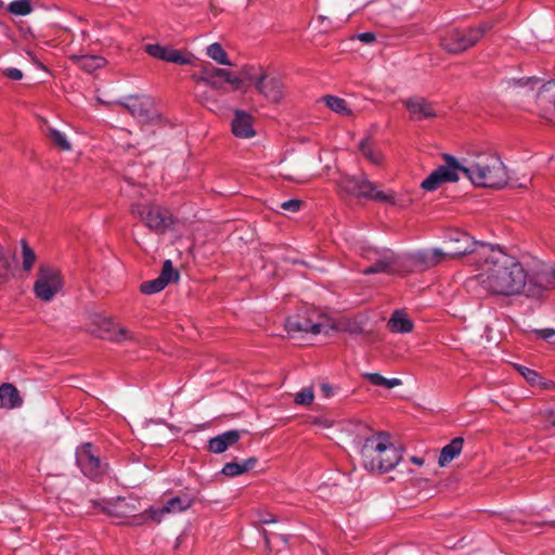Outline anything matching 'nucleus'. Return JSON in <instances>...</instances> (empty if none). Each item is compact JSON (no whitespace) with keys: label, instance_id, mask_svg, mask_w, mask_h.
<instances>
[{"label":"nucleus","instance_id":"obj_1","mask_svg":"<svg viewBox=\"0 0 555 555\" xmlns=\"http://www.w3.org/2000/svg\"><path fill=\"white\" fill-rule=\"evenodd\" d=\"M475 253V279L488 293L539 298L550 286V274L534 269L496 245H480Z\"/></svg>","mask_w":555,"mask_h":555},{"label":"nucleus","instance_id":"obj_2","mask_svg":"<svg viewBox=\"0 0 555 555\" xmlns=\"http://www.w3.org/2000/svg\"><path fill=\"white\" fill-rule=\"evenodd\" d=\"M449 243L453 246L448 251L439 248L427 250H417L410 255H398L390 249H377L374 247H362L361 255L374 263L365 268L363 274L374 273H403L409 270V264L413 263L421 268L434 267L442 261L447 256L454 258L461 255H472L469 263L474 266V250L485 243L474 241L466 232L453 230L448 235Z\"/></svg>","mask_w":555,"mask_h":555},{"label":"nucleus","instance_id":"obj_3","mask_svg":"<svg viewBox=\"0 0 555 555\" xmlns=\"http://www.w3.org/2000/svg\"><path fill=\"white\" fill-rule=\"evenodd\" d=\"M360 456L364 469L379 474L393 469L402 459L400 449L384 431L375 433L364 440Z\"/></svg>","mask_w":555,"mask_h":555},{"label":"nucleus","instance_id":"obj_4","mask_svg":"<svg viewBox=\"0 0 555 555\" xmlns=\"http://www.w3.org/2000/svg\"><path fill=\"white\" fill-rule=\"evenodd\" d=\"M460 172L482 188H503L508 180L506 167L495 154H479L466 165L460 164Z\"/></svg>","mask_w":555,"mask_h":555},{"label":"nucleus","instance_id":"obj_5","mask_svg":"<svg viewBox=\"0 0 555 555\" xmlns=\"http://www.w3.org/2000/svg\"><path fill=\"white\" fill-rule=\"evenodd\" d=\"M493 22H483L478 27L449 29L440 37V46L449 53H461L476 44L493 27Z\"/></svg>","mask_w":555,"mask_h":555},{"label":"nucleus","instance_id":"obj_6","mask_svg":"<svg viewBox=\"0 0 555 555\" xmlns=\"http://www.w3.org/2000/svg\"><path fill=\"white\" fill-rule=\"evenodd\" d=\"M131 214L139 217L144 224L156 233H163L171 224L170 212L156 205L135 204L131 206Z\"/></svg>","mask_w":555,"mask_h":555},{"label":"nucleus","instance_id":"obj_7","mask_svg":"<svg viewBox=\"0 0 555 555\" xmlns=\"http://www.w3.org/2000/svg\"><path fill=\"white\" fill-rule=\"evenodd\" d=\"M106 509L108 515L119 520L131 519L132 526H140L150 519L149 508L141 514H135L140 509V501L134 498H117L108 504Z\"/></svg>","mask_w":555,"mask_h":555},{"label":"nucleus","instance_id":"obj_8","mask_svg":"<svg viewBox=\"0 0 555 555\" xmlns=\"http://www.w3.org/2000/svg\"><path fill=\"white\" fill-rule=\"evenodd\" d=\"M63 279L59 270L50 267H40L38 278L34 285L36 296L43 301H51L61 292Z\"/></svg>","mask_w":555,"mask_h":555},{"label":"nucleus","instance_id":"obj_9","mask_svg":"<svg viewBox=\"0 0 555 555\" xmlns=\"http://www.w3.org/2000/svg\"><path fill=\"white\" fill-rule=\"evenodd\" d=\"M331 328L332 326L327 320L315 314L308 318H301L300 315L292 317L286 321V330L291 335L296 333H311L312 335H318L326 333Z\"/></svg>","mask_w":555,"mask_h":555},{"label":"nucleus","instance_id":"obj_10","mask_svg":"<svg viewBox=\"0 0 555 555\" xmlns=\"http://www.w3.org/2000/svg\"><path fill=\"white\" fill-rule=\"evenodd\" d=\"M460 163L453 158H447V165L433 171L421 184L425 191H435L442 182H455L459 180Z\"/></svg>","mask_w":555,"mask_h":555},{"label":"nucleus","instance_id":"obj_11","mask_svg":"<svg viewBox=\"0 0 555 555\" xmlns=\"http://www.w3.org/2000/svg\"><path fill=\"white\" fill-rule=\"evenodd\" d=\"M76 461L83 475L90 479H98L106 472V465L102 464L100 459L93 454L90 443L82 444L77 449Z\"/></svg>","mask_w":555,"mask_h":555},{"label":"nucleus","instance_id":"obj_12","mask_svg":"<svg viewBox=\"0 0 555 555\" xmlns=\"http://www.w3.org/2000/svg\"><path fill=\"white\" fill-rule=\"evenodd\" d=\"M195 502V499L189 494L175 496L166 502L163 507H150L149 517L151 520L159 524L167 514H177L188 511Z\"/></svg>","mask_w":555,"mask_h":555},{"label":"nucleus","instance_id":"obj_13","mask_svg":"<svg viewBox=\"0 0 555 555\" xmlns=\"http://www.w3.org/2000/svg\"><path fill=\"white\" fill-rule=\"evenodd\" d=\"M340 188L353 196L370 199H374L375 193L377 192L376 185L373 182H371L365 176L343 177L340 180Z\"/></svg>","mask_w":555,"mask_h":555},{"label":"nucleus","instance_id":"obj_14","mask_svg":"<svg viewBox=\"0 0 555 555\" xmlns=\"http://www.w3.org/2000/svg\"><path fill=\"white\" fill-rule=\"evenodd\" d=\"M145 51L153 57L175 64H193L194 56L191 53H183L179 50L160 44H147Z\"/></svg>","mask_w":555,"mask_h":555},{"label":"nucleus","instance_id":"obj_15","mask_svg":"<svg viewBox=\"0 0 555 555\" xmlns=\"http://www.w3.org/2000/svg\"><path fill=\"white\" fill-rule=\"evenodd\" d=\"M413 121H422L436 117V111L426 99L413 96L402 101Z\"/></svg>","mask_w":555,"mask_h":555},{"label":"nucleus","instance_id":"obj_16","mask_svg":"<svg viewBox=\"0 0 555 555\" xmlns=\"http://www.w3.org/2000/svg\"><path fill=\"white\" fill-rule=\"evenodd\" d=\"M283 82L280 78L263 74L257 80V91L271 102H279L283 98Z\"/></svg>","mask_w":555,"mask_h":555},{"label":"nucleus","instance_id":"obj_17","mask_svg":"<svg viewBox=\"0 0 555 555\" xmlns=\"http://www.w3.org/2000/svg\"><path fill=\"white\" fill-rule=\"evenodd\" d=\"M118 103L125 106L134 117L140 119L147 118L153 107L152 99L144 95H130Z\"/></svg>","mask_w":555,"mask_h":555},{"label":"nucleus","instance_id":"obj_18","mask_svg":"<svg viewBox=\"0 0 555 555\" xmlns=\"http://www.w3.org/2000/svg\"><path fill=\"white\" fill-rule=\"evenodd\" d=\"M374 201H379L392 205L395 207L404 209L408 208L414 202L412 192L408 189L395 192V191H377L374 196Z\"/></svg>","mask_w":555,"mask_h":555},{"label":"nucleus","instance_id":"obj_19","mask_svg":"<svg viewBox=\"0 0 555 555\" xmlns=\"http://www.w3.org/2000/svg\"><path fill=\"white\" fill-rule=\"evenodd\" d=\"M232 132L235 137L250 139L255 137L256 131L253 126V117L246 112L236 109L231 122Z\"/></svg>","mask_w":555,"mask_h":555},{"label":"nucleus","instance_id":"obj_20","mask_svg":"<svg viewBox=\"0 0 555 555\" xmlns=\"http://www.w3.org/2000/svg\"><path fill=\"white\" fill-rule=\"evenodd\" d=\"M241 438L240 431L229 430L221 435L211 438L208 441L209 451L220 454L224 452L229 447L235 444Z\"/></svg>","mask_w":555,"mask_h":555},{"label":"nucleus","instance_id":"obj_21","mask_svg":"<svg viewBox=\"0 0 555 555\" xmlns=\"http://www.w3.org/2000/svg\"><path fill=\"white\" fill-rule=\"evenodd\" d=\"M22 403L23 399L14 385L4 383L0 386V408L13 410L20 408Z\"/></svg>","mask_w":555,"mask_h":555},{"label":"nucleus","instance_id":"obj_22","mask_svg":"<svg viewBox=\"0 0 555 555\" xmlns=\"http://www.w3.org/2000/svg\"><path fill=\"white\" fill-rule=\"evenodd\" d=\"M100 336L102 338L115 341L132 339V335L129 333L127 328L118 326L109 320L103 321V328L100 333Z\"/></svg>","mask_w":555,"mask_h":555},{"label":"nucleus","instance_id":"obj_23","mask_svg":"<svg viewBox=\"0 0 555 555\" xmlns=\"http://www.w3.org/2000/svg\"><path fill=\"white\" fill-rule=\"evenodd\" d=\"M464 439L461 437H456L453 440H451L450 443L444 446L441 449L438 464L440 467L447 466L450 462H452L455 457H457L463 449Z\"/></svg>","mask_w":555,"mask_h":555},{"label":"nucleus","instance_id":"obj_24","mask_svg":"<svg viewBox=\"0 0 555 555\" xmlns=\"http://www.w3.org/2000/svg\"><path fill=\"white\" fill-rule=\"evenodd\" d=\"M256 463H257L256 457H249L242 462H230L223 466L221 473L224 476L231 477V478L241 476V475L249 472L250 469H253L255 467Z\"/></svg>","mask_w":555,"mask_h":555},{"label":"nucleus","instance_id":"obj_25","mask_svg":"<svg viewBox=\"0 0 555 555\" xmlns=\"http://www.w3.org/2000/svg\"><path fill=\"white\" fill-rule=\"evenodd\" d=\"M359 151L362 156L371 164L376 166L383 164L384 155L382 151L370 139L360 141Z\"/></svg>","mask_w":555,"mask_h":555},{"label":"nucleus","instance_id":"obj_26","mask_svg":"<svg viewBox=\"0 0 555 555\" xmlns=\"http://www.w3.org/2000/svg\"><path fill=\"white\" fill-rule=\"evenodd\" d=\"M388 327L392 333H410L413 330V323L405 313L396 311L388 321Z\"/></svg>","mask_w":555,"mask_h":555},{"label":"nucleus","instance_id":"obj_27","mask_svg":"<svg viewBox=\"0 0 555 555\" xmlns=\"http://www.w3.org/2000/svg\"><path fill=\"white\" fill-rule=\"evenodd\" d=\"M78 66L87 73H93L94 70L102 68L105 65V60L98 55H81L75 57Z\"/></svg>","mask_w":555,"mask_h":555},{"label":"nucleus","instance_id":"obj_28","mask_svg":"<svg viewBox=\"0 0 555 555\" xmlns=\"http://www.w3.org/2000/svg\"><path fill=\"white\" fill-rule=\"evenodd\" d=\"M535 99L540 105L546 106L550 103L555 108V81L543 83L539 88Z\"/></svg>","mask_w":555,"mask_h":555},{"label":"nucleus","instance_id":"obj_29","mask_svg":"<svg viewBox=\"0 0 555 555\" xmlns=\"http://www.w3.org/2000/svg\"><path fill=\"white\" fill-rule=\"evenodd\" d=\"M322 101L325 105L333 112L349 116L351 114V109L348 107L346 101L341 98L335 95H325Z\"/></svg>","mask_w":555,"mask_h":555},{"label":"nucleus","instance_id":"obj_30","mask_svg":"<svg viewBox=\"0 0 555 555\" xmlns=\"http://www.w3.org/2000/svg\"><path fill=\"white\" fill-rule=\"evenodd\" d=\"M363 376L371 384L382 386L388 389L402 385V380L400 378H386L378 373H365Z\"/></svg>","mask_w":555,"mask_h":555},{"label":"nucleus","instance_id":"obj_31","mask_svg":"<svg viewBox=\"0 0 555 555\" xmlns=\"http://www.w3.org/2000/svg\"><path fill=\"white\" fill-rule=\"evenodd\" d=\"M206 53L211 60H214L218 64L232 66V63L229 60L227 52L219 43L215 42L209 44L207 47Z\"/></svg>","mask_w":555,"mask_h":555},{"label":"nucleus","instance_id":"obj_32","mask_svg":"<svg viewBox=\"0 0 555 555\" xmlns=\"http://www.w3.org/2000/svg\"><path fill=\"white\" fill-rule=\"evenodd\" d=\"M7 10L13 15L26 16L33 12V7L28 0H13L8 4Z\"/></svg>","mask_w":555,"mask_h":555},{"label":"nucleus","instance_id":"obj_33","mask_svg":"<svg viewBox=\"0 0 555 555\" xmlns=\"http://www.w3.org/2000/svg\"><path fill=\"white\" fill-rule=\"evenodd\" d=\"M47 135L49 139L53 142V144L59 147L62 151H70L72 145L65 135V133L54 129V128H48Z\"/></svg>","mask_w":555,"mask_h":555},{"label":"nucleus","instance_id":"obj_34","mask_svg":"<svg viewBox=\"0 0 555 555\" xmlns=\"http://www.w3.org/2000/svg\"><path fill=\"white\" fill-rule=\"evenodd\" d=\"M263 74H264V72L261 68L257 69L254 66H244L241 69V77L243 78V80L253 82L255 85V87H257V80L261 79Z\"/></svg>","mask_w":555,"mask_h":555},{"label":"nucleus","instance_id":"obj_35","mask_svg":"<svg viewBox=\"0 0 555 555\" xmlns=\"http://www.w3.org/2000/svg\"><path fill=\"white\" fill-rule=\"evenodd\" d=\"M516 369L531 385H541L545 388L547 387L544 383H542V377L535 371L522 365H517Z\"/></svg>","mask_w":555,"mask_h":555},{"label":"nucleus","instance_id":"obj_36","mask_svg":"<svg viewBox=\"0 0 555 555\" xmlns=\"http://www.w3.org/2000/svg\"><path fill=\"white\" fill-rule=\"evenodd\" d=\"M314 400V391L312 387H305L295 395L294 402L298 405H310Z\"/></svg>","mask_w":555,"mask_h":555},{"label":"nucleus","instance_id":"obj_37","mask_svg":"<svg viewBox=\"0 0 555 555\" xmlns=\"http://www.w3.org/2000/svg\"><path fill=\"white\" fill-rule=\"evenodd\" d=\"M166 287L165 283L158 278L141 284L140 289L143 294L152 295L163 291Z\"/></svg>","mask_w":555,"mask_h":555},{"label":"nucleus","instance_id":"obj_38","mask_svg":"<svg viewBox=\"0 0 555 555\" xmlns=\"http://www.w3.org/2000/svg\"><path fill=\"white\" fill-rule=\"evenodd\" d=\"M22 256H23V269L25 271L31 270L36 261V255L34 250L25 243L22 244Z\"/></svg>","mask_w":555,"mask_h":555},{"label":"nucleus","instance_id":"obj_39","mask_svg":"<svg viewBox=\"0 0 555 555\" xmlns=\"http://www.w3.org/2000/svg\"><path fill=\"white\" fill-rule=\"evenodd\" d=\"M179 274L173 270L172 263L170 260H166L163 266V270L160 275L158 276L165 285L167 286L169 282L173 279H178Z\"/></svg>","mask_w":555,"mask_h":555},{"label":"nucleus","instance_id":"obj_40","mask_svg":"<svg viewBox=\"0 0 555 555\" xmlns=\"http://www.w3.org/2000/svg\"><path fill=\"white\" fill-rule=\"evenodd\" d=\"M10 275V261L0 248V282L5 281Z\"/></svg>","mask_w":555,"mask_h":555},{"label":"nucleus","instance_id":"obj_41","mask_svg":"<svg viewBox=\"0 0 555 555\" xmlns=\"http://www.w3.org/2000/svg\"><path fill=\"white\" fill-rule=\"evenodd\" d=\"M197 98L202 104H204L210 111L218 107V102L207 91L197 93Z\"/></svg>","mask_w":555,"mask_h":555},{"label":"nucleus","instance_id":"obj_42","mask_svg":"<svg viewBox=\"0 0 555 555\" xmlns=\"http://www.w3.org/2000/svg\"><path fill=\"white\" fill-rule=\"evenodd\" d=\"M225 81L230 83L234 90L244 89V80L242 77L233 75L231 72L227 75Z\"/></svg>","mask_w":555,"mask_h":555},{"label":"nucleus","instance_id":"obj_43","mask_svg":"<svg viewBox=\"0 0 555 555\" xmlns=\"http://www.w3.org/2000/svg\"><path fill=\"white\" fill-rule=\"evenodd\" d=\"M196 81L198 83H203L207 87H210L212 89H218L220 90L222 88V86L220 83H218L212 77L208 76V75H203L201 77H197L196 78Z\"/></svg>","mask_w":555,"mask_h":555},{"label":"nucleus","instance_id":"obj_44","mask_svg":"<svg viewBox=\"0 0 555 555\" xmlns=\"http://www.w3.org/2000/svg\"><path fill=\"white\" fill-rule=\"evenodd\" d=\"M203 73L205 75H208L212 78H216V77H221L225 80L227 78V75L229 74V70L227 69H223V68H212V69H207L206 67L203 68Z\"/></svg>","mask_w":555,"mask_h":555},{"label":"nucleus","instance_id":"obj_45","mask_svg":"<svg viewBox=\"0 0 555 555\" xmlns=\"http://www.w3.org/2000/svg\"><path fill=\"white\" fill-rule=\"evenodd\" d=\"M301 202L299 199H288L281 204V208L288 211H298L300 208Z\"/></svg>","mask_w":555,"mask_h":555},{"label":"nucleus","instance_id":"obj_46","mask_svg":"<svg viewBox=\"0 0 555 555\" xmlns=\"http://www.w3.org/2000/svg\"><path fill=\"white\" fill-rule=\"evenodd\" d=\"M540 82V80L538 78H521L517 81H515V83L519 87H527L529 86L531 90L534 89V86L538 85Z\"/></svg>","mask_w":555,"mask_h":555},{"label":"nucleus","instance_id":"obj_47","mask_svg":"<svg viewBox=\"0 0 555 555\" xmlns=\"http://www.w3.org/2000/svg\"><path fill=\"white\" fill-rule=\"evenodd\" d=\"M3 74L13 80H21L23 78V73L20 69L13 67L4 69Z\"/></svg>","mask_w":555,"mask_h":555},{"label":"nucleus","instance_id":"obj_48","mask_svg":"<svg viewBox=\"0 0 555 555\" xmlns=\"http://www.w3.org/2000/svg\"><path fill=\"white\" fill-rule=\"evenodd\" d=\"M538 336L550 341V343H555V331L554 330H550V328L541 330L538 332Z\"/></svg>","mask_w":555,"mask_h":555},{"label":"nucleus","instance_id":"obj_49","mask_svg":"<svg viewBox=\"0 0 555 555\" xmlns=\"http://www.w3.org/2000/svg\"><path fill=\"white\" fill-rule=\"evenodd\" d=\"M357 38H358L360 41H362V42H364V43H367V44H369V43H373V42L376 40V36H375V34H374V33H370V31H367V33H361V34H359V35L357 36Z\"/></svg>","mask_w":555,"mask_h":555},{"label":"nucleus","instance_id":"obj_50","mask_svg":"<svg viewBox=\"0 0 555 555\" xmlns=\"http://www.w3.org/2000/svg\"><path fill=\"white\" fill-rule=\"evenodd\" d=\"M534 269H541L544 270L550 274V286L546 287V291L550 288L555 287V270L548 271L546 268H544L541 263H535Z\"/></svg>","mask_w":555,"mask_h":555},{"label":"nucleus","instance_id":"obj_51","mask_svg":"<svg viewBox=\"0 0 555 555\" xmlns=\"http://www.w3.org/2000/svg\"><path fill=\"white\" fill-rule=\"evenodd\" d=\"M321 391H322V395L325 397V398H330L333 396V388L331 385L328 384H322L321 385Z\"/></svg>","mask_w":555,"mask_h":555},{"label":"nucleus","instance_id":"obj_52","mask_svg":"<svg viewBox=\"0 0 555 555\" xmlns=\"http://www.w3.org/2000/svg\"><path fill=\"white\" fill-rule=\"evenodd\" d=\"M411 462L418 466H422L424 464V460L422 457H417V456H412Z\"/></svg>","mask_w":555,"mask_h":555},{"label":"nucleus","instance_id":"obj_53","mask_svg":"<svg viewBox=\"0 0 555 555\" xmlns=\"http://www.w3.org/2000/svg\"><path fill=\"white\" fill-rule=\"evenodd\" d=\"M547 421L555 426V409L550 411Z\"/></svg>","mask_w":555,"mask_h":555},{"label":"nucleus","instance_id":"obj_54","mask_svg":"<svg viewBox=\"0 0 555 555\" xmlns=\"http://www.w3.org/2000/svg\"><path fill=\"white\" fill-rule=\"evenodd\" d=\"M478 2L479 5H486V1L485 0H476Z\"/></svg>","mask_w":555,"mask_h":555},{"label":"nucleus","instance_id":"obj_55","mask_svg":"<svg viewBox=\"0 0 555 555\" xmlns=\"http://www.w3.org/2000/svg\"><path fill=\"white\" fill-rule=\"evenodd\" d=\"M263 522H264V524H269V522H274V520H273V519H271V518H268V519H264V520H263Z\"/></svg>","mask_w":555,"mask_h":555},{"label":"nucleus","instance_id":"obj_56","mask_svg":"<svg viewBox=\"0 0 555 555\" xmlns=\"http://www.w3.org/2000/svg\"><path fill=\"white\" fill-rule=\"evenodd\" d=\"M285 178L288 179V180H294V178L289 177V176H285Z\"/></svg>","mask_w":555,"mask_h":555}]
</instances>
